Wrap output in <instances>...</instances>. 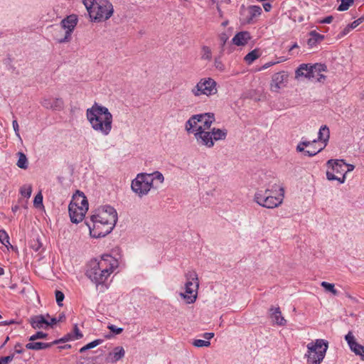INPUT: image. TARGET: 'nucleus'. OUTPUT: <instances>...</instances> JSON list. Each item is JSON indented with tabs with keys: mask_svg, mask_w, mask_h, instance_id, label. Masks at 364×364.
<instances>
[{
	"mask_svg": "<svg viewBox=\"0 0 364 364\" xmlns=\"http://www.w3.org/2000/svg\"><path fill=\"white\" fill-rule=\"evenodd\" d=\"M215 120V115L211 112L194 114L186 122L185 129L189 134H194L199 145L210 149L214 146L215 141L225 140L228 135L226 129H210Z\"/></svg>",
	"mask_w": 364,
	"mask_h": 364,
	"instance_id": "f257e3e1",
	"label": "nucleus"
},
{
	"mask_svg": "<svg viewBox=\"0 0 364 364\" xmlns=\"http://www.w3.org/2000/svg\"><path fill=\"white\" fill-rule=\"evenodd\" d=\"M117 213L110 205L98 208L87 223L90 235L93 237H105L112 232L117 221Z\"/></svg>",
	"mask_w": 364,
	"mask_h": 364,
	"instance_id": "f03ea898",
	"label": "nucleus"
},
{
	"mask_svg": "<svg viewBox=\"0 0 364 364\" xmlns=\"http://www.w3.org/2000/svg\"><path fill=\"white\" fill-rule=\"evenodd\" d=\"M86 117L92 129L103 136H108L112 129L113 116L108 108L95 102L87 109Z\"/></svg>",
	"mask_w": 364,
	"mask_h": 364,
	"instance_id": "7ed1b4c3",
	"label": "nucleus"
},
{
	"mask_svg": "<svg viewBox=\"0 0 364 364\" xmlns=\"http://www.w3.org/2000/svg\"><path fill=\"white\" fill-rule=\"evenodd\" d=\"M118 267V261L113 257L106 255L100 259H92L86 271L87 277L95 284L105 282L110 274Z\"/></svg>",
	"mask_w": 364,
	"mask_h": 364,
	"instance_id": "20e7f679",
	"label": "nucleus"
},
{
	"mask_svg": "<svg viewBox=\"0 0 364 364\" xmlns=\"http://www.w3.org/2000/svg\"><path fill=\"white\" fill-rule=\"evenodd\" d=\"M284 198V189L276 183L267 187L264 191L259 190L254 196V201L259 205L267 208L279 207Z\"/></svg>",
	"mask_w": 364,
	"mask_h": 364,
	"instance_id": "39448f33",
	"label": "nucleus"
},
{
	"mask_svg": "<svg viewBox=\"0 0 364 364\" xmlns=\"http://www.w3.org/2000/svg\"><path fill=\"white\" fill-rule=\"evenodd\" d=\"M91 21L102 22L108 20L114 13V8L109 0H83Z\"/></svg>",
	"mask_w": 364,
	"mask_h": 364,
	"instance_id": "423d86ee",
	"label": "nucleus"
},
{
	"mask_svg": "<svg viewBox=\"0 0 364 364\" xmlns=\"http://www.w3.org/2000/svg\"><path fill=\"white\" fill-rule=\"evenodd\" d=\"M328 348V342L324 339H316L306 345L304 355L307 364H321Z\"/></svg>",
	"mask_w": 364,
	"mask_h": 364,
	"instance_id": "0eeeda50",
	"label": "nucleus"
},
{
	"mask_svg": "<svg viewBox=\"0 0 364 364\" xmlns=\"http://www.w3.org/2000/svg\"><path fill=\"white\" fill-rule=\"evenodd\" d=\"M87 210L88 202L85 195L82 193L74 196L68 207L70 220L73 223L81 222Z\"/></svg>",
	"mask_w": 364,
	"mask_h": 364,
	"instance_id": "6e6552de",
	"label": "nucleus"
},
{
	"mask_svg": "<svg viewBox=\"0 0 364 364\" xmlns=\"http://www.w3.org/2000/svg\"><path fill=\"white\" fill-rule=\"evenodd\" d=\"M186 282L185 284V292L180 293V296L183 298L186 304H193L198 296V290L199 288V281L198 274L195 271H188L186 275Z\"/></svg>",
	"mask_w": 364,
	"mask_h": 364,
	"instance_id": "1a4fd4ad",
	"label": "nucleus"
},
{
	"mask_svg": "<svg viewBox=\"0 0 364 364\" xmlns=\"http://www.w3.org/2000/svg\"><path fill=\"white\" fill-rule=\"evenodd\" d=\"M154 178L149 173H141L132 181V190L139 197L148 194L153 187Z\"/></svg>",
	"mask_w": 364,
	"mask_h": 364,
	"instance_id": "9d476101",
	"label": "nucleus"
},
{
	"mask_svg": "<svg viewBox=\"0 0 364 364\" xmlns=\"http://www.w3.org/2000/svg\"><path fill=\"white\" fill-rule=\"evenodd\" d=\"M191 92L195 97L214 95L218 92L217 82L211 77L202 78L191 89Z\"/></svg>",
	"mask_w": 364,
	"mask_h": 364,
	"instance_id": "9b49d317",
	"label": "nucleus"
},
{
	"mask_svg": "<svg viewBox=\"0 0 364 364\" xmlns=\"http://www.w3.org/2000/svg\"><path fill=\"white\" fill-rule=\"evenodd\" d=\"M331 170L326 171V177L329 181L337 180L340 183H343L346 180V163L343 160L330 159L327 162Z\"/></svg>",
	"mask_w": 364,
	"mask_h": 364,
	"instance_id": "f8f14e48",
	"label": "nucleus"
},
{
	"mask_svg": "<svg viewBox=\"0 0 364 364\" xmlns=\"http://www.w3.org/2000/svg\"><path fill=\"white\" fill-rule=\"evenodd\" d=\"M326 70V66L323 64H315L309 66L307 64H301L296 70V77L304 76L306 78L311 79L315 77L319 72H323Z\"/></svg>",
	"mask_w": 364,
	"mask_h": 364,
	"instance_id": "ddd939ff",
	"label": "nucleus"
},
{
	"mask_svg": "<svg viewBox=\"0 0 364 364\" xmlns=\"http://www.w3.org/2000/svg\"><path fill=\"white\" fill-rule=\"evenodd\" d=\"M77 23V17L75 14L70 15L65 18L63 19L60 22L61 27L65 30V36L63 38L58 39V42L60 43H66L70 41L71 34Z\"/></svg>",
	"mask_w": 364,
	"mask_h": 364,
	"instance_id": "4468645a",
	"label": "nucleus"
},
{
	"mask_svg": "<svg viewBox=\"0 0 364 364\" xmlns=\"http://www.w3.org/2000/svg\"><path fill=\"white\" fill-rule=\"evenodd\" d=\"M262 14V9L259 6H249L245 7L242 6L240 9L241 21L243 23H252L254 19L259 16Z\"/></svg>",
	"mask_w": 364,
	"mask_h": 364,
	"instance_id": "2eb2a0df",
	"label": "nucleus"
},
{
	"mask_svg": "<svg viewBox=\"0 0 364 364\" xmlns=\"http://www.w3.org/2000/svg\"><path fill=\"white\" fill-rule=\"evenodd\" d=\"M345 340L347 342L350 350L353 352L356 355L360 356V359L364 361V346H362L357 342V339L352 331H349L345 336Z\"/></svg>",
	"mask_w": 364,
	"mask_h": 364,
	"instance_id": "dca6fc26",
	"label": "nucleus"
},
{
	"mask_svg": "<svg viewBox=\"0 0 364 364\" xmlns=\"http://www.w3.org/2000/svg\"><path fill=\"white\" fill-rule=\"evenodd\" d=\"M288 75L284 71L274 74L270 82V90L274 92H279V90L285 86L284 82L287 80Z\"/></svg>",
	"mask_w": 364,
	"mask_h": 364,
	"instance_id": "f3484780",
	"label": "nucleus"
},
{
	"mask_svg": "<svg viewBox=\"0 0 364 364\" xmlns=\"http://www.w3.org/2000/svg\"><path fill=\"white\" fill-rule=\"evenodd\" d=\"M41 104L46 109L52 110H62L64 107V102L61 98H43Z\"/></svg>",
	"mask_w": 364,
	"mask_h": 364,
	"instance_id": "a211bd4d",
	"label": "nucleus"
},
{
	"mask_svg": "<svg viewBox=\"0 0 364 364\" xmlns=\"http://www.w3.org/2000/svg\"><path fill=\"white\" fill-rule=\"evenodd\" d=\"M270 318L273 323L279 326H284L287 323L279 307L270 309Z\"/></svg>",
	"mask_w": 364,
	"mask_h": 364,
	"instance_id": "6ab92c4d",
	"label": "nucleus"
},
{
	"mask_svg": "<svg viewBox=\"0 0 364 364\" xmlns=\"http://www.w3.org/2000/svg\"><path fill=\"white\" fill-rule=\"evenodd\" d=\"M250 34L247 31H241L237 33L232 39V42L233 44L241 46H245L247 43L248 41L250 39Z\"/></svg>",
	"mask_w": 364,
	"mask_h": 364,
	"instance_id": "aec40b11",
	"label": "nucleus"
},
{
	"mask_svg": "<svg viewBox=\"0 0 364 364\" xmlns=\"http://www.w3.org/2000/svg\"><path fill=\"white\" fill-rule=\"evenodd\" d=\"M29 322L31 326L36 328H43L44 326H46V324H48V320L43 315H36L31 317L29 319Z\"/></svg>",
	"mask_w": 364,
	"mask_h": 364,
	"instance_id": "412c9836",
	"label": "nucleus"
},
{
	"mask_svg": "<svg viewBox=\"0 0 364 364\" xmlns=\"http://www.w3.org/2000/svg\"><path fill=\"white\" fill-rule=\"evenodd\" d=\"M125 354L124 349L122 346H117L109 353L107 360L112 363H116L117 361L122 359Z\"/></svg>",
	"mask_w": 364,
	"mask_h": 364,
	"instance_id": "4be33fe9",
	"label": "nucleus"
},
{
	"mask_svg": "<svg viewBox=\"0 0 364 364\" xmlns=\"http://www.w3.org/2000/svg\"><path fill=\"white\" fill-rule=\"evenodd\" d=\"M58 341H55L53 343H43V342H31L26 345V348L29 350H39L50 348L53 344L58 343Z\"/></svg>",
	"mask_w": 364,
	"mask_h": 364,
	"instance_id": "5701e85b",
	"label": "nucleus"
},
{
	"mask_svg": "<svg viewBox=\"0 0 364 364\" xmlns=\"http://www.w3.org/2000/svg\"><path fill=\"white\" fill-rule=\"evenodd\" d=\"M330 132L329 129L326 125L322 126L318 132V136L317 141H323L327 142L329 139Z\"/></svg>",
	"mask_w": 364,
	"mask_h": 364,
	"instance_id": "b1692460",
	"label": "nucleus"
},
{
	"mask_svg": "<svg viewBox=\"0 0 364 364\" xmlns=\"http://www.w3.org/2000/svg\"><path fill=\"white\" fill-rule=\"evenodd\" d=\"M323 147L319 148L317 151H310V150H305L304 147L302 146L301 142L297 145L296 146V151L298 152H303L305 156H314L316 155L318 153L321 151L323 150Z\"/></svg>",
	"mask_w": 364,
	"mask_h": 364,
	"instance_id": "393cba45",
	"label": "nucleus"
},
{
	"mask_svg": "<svg viewBox=\"0 0 364 364\" xmlns=\"http://www.w3.org/2000/svg\"><path fill=\"white\" fill-rule=\"evenodd\" d=\"M201 59L203 60L210 61L212 60V50L210 47L203 46L201 48Z\"/></svg>",
	"mask_w": 364,
	"mask_h": 364,
	"instance_id": "a878e982",
	"label": "nucleus"
},
{
	"mask_svg": "<svg viewBox=\"0 0 364 364\" xmlns=\"http://www.w3.org/2000/svg\"><path fill=\"white\" fill-rule=\"evenodd\" d=\"M18 159L16 163V165L18 166V167L22 169H26L28 168V159L26 158V156L22 152H18Z\"/></svg>",
	"mask_w": 364,
	"mask_h": 364,
	"instance_id": "bb28decb",
	"label": "nucleus"
},
{
	"mask_svg": "<svg viewBox=\"0 0 364 364\" xmlns=\"http://www.w3.org/2000/svg\"><path fill=\"white\" fill-rule=\"evenodd\" d=\"M259 55L260 54L259 50L255 49L245 55V60L248 64H251L253 61L259 57Z\"/></svg>",
	"mask_w": 364,
	"mask_h": 364,
	"instance_id": "cd10ccee",
	"label": "nucleus"
},
{
	"mask_svg": "<svg viewBox=\"0 0 364 364\" xmlns=\"http://www.w3.org/2000/svg\"><path fill=\"white\" fill-rule=\"evenodd\" d=\"M354 0H341V4L338 7V11H347L353 4Z\"/></svg>",
	"mask_w": 364,
	"mask_h": 364,
	"instance_id": "c85d7f7f",
	"label": "nucleus"
},
{
	"mask_svg": "<svg viewBox=\"0 0 364 364\" xmlns=\"http://www.w3.org/2000/svg\"><path fill=\"white\" fill-rule=\"evenodd\" d=\"M21 194L25 198H30L32 193V186L31 184H26L21 188Z\"/></svg>",
	"mask_w": 364,
	"mask_h": 364,
	"instance_id": "c756f323",
	"label": "nucleus"
},
{
	"mask_svg": "<svg viewBox=\"0 0 364 364\" xmlns=\"http://www.w3.org/2000/svg\"><path fill=\"white\" fill-rule=\"evenodd\" d=\"M0 242L6 247L11 245L9 235L4 230H0Z\"/></svg>",
	"mask_w": 364,
	"mask_h": 364,
	"instance_id": "7c9ffc66",
	"label": "nucleus"
},
{
	"mask_svg": "<svg viewBox=\"0 0 364 364\" xmlns=\"http://www.w3.org/2000/svg\"><path fill=\"white\" fill-rule=\"evenodd\" d=\"M321 287H323L326 291L332 293L333 295L338 294V291L335 289L334 284L326 282H322L321 284Z\"/></svg>",
	"mask_w": 364,
	"mask_h": 364,
	"instance_id": "2f4dec72",
	"label": "nucleus"
},
{
	"mask_svg": "<svg viewBox=\"0 0 364 364\" xmlns=\"http://www.w3.org/2000/svg\"><path fill=\"white\" fill-rule=\"evenodd\" d=\"M214 67L220 72H223L225 70V66L221 60L220 55L215 58Z\"/></svg>",
	"mask_w": 364,
	"mask_h": 364,
	"instance_id": "473e14b6",
	"label": "nucleus"
},
{
	"mask_svg": "<svg viewBox=\"0 0 364 364\" xmlns=\"http://www.w3.org/2000/svg\"><path fill=\"white\" fill-rule=\"evenodd\" d=\"M193 345L198 348L208 347L210 345V342L209 341L196 339L193 342Z\"/></svg>",
	"mask_w": 364,
	"mask_h": 364,
	"instance_id": "72a5a7b5",
	"label": "nucleus"
},
{
	"mask_svg": "<svg viewBox=\"0 0 364 364\" xmlns=\"http://www.w3.org/2000/svg\"><path fill=\"white\" fill-rule=\"evenodd\" d=\"M150 175V177L151 178H154V180H157L159 181L160 183H164V177L163 174L159 171H155L152 173H149Z\"/></svg>",
	"mask_w": 364,
	"mask_h": 364,
	"instance_id": "f704fd0d",
	"label": "nucleus"
},
{
	"mask_svg": "<svg viewBox=\"0 0 364 364\" xmlns=\"http://www.w3.org/2000/svg\"><path fill=\"white\" fill-rule=\"evenodd\" d=\"M228 40V36L226 33H223L220 35L219 41H220V46H221V51H220L221 55L223 54V52L224 50L223 49L224 46L225 45Z\"/></svg>",
	"mask_w": 364,
	"mask_h": 364,
	"instance_id": "c9c22d12",
	"label": "nucleus"
},
{
	"mask_svg": "<svg viewBox=\"0 0 364 364\" xmlns=\"http://www.w3.org/2000/svg\"><path fill=\"white\" fill-rule=\"evenodd\" d=\"M47 336V334L42 332V331H38L36 333L33 334V336H31L30 338H29V341H34L37 339H41V338H46Z\"/></svg>",
	"mask_w": 364,
	"mask_h": 364,
	"instance_id": "e433bc0d",
	"label": "nucleus"
},
{
	"mask_svg": "<svg viewBox=\"0 0 364 364\" xmlns=\"http://www.w3.org/2000/svg\"><path fill=\"white\" fill-rule=\"evenodd\" d=\"M64 297V294L62 291L58 290L55 291V299L58 306H63L62 301H63Z\"/></svg>",
	"mask_w": 364,
	"mask_h": 364,
	"instance_id": "4c0bfd02",
	"label": "nucleus"
},
{
	"mask_svg": "<svg viewBox=\"0 0 364 364\" xmlns=\"http://www.w3.org/2000/svg\"><path fill=\"white\" fill-rule=\"evenodd\" d=\"M33 204L36 207H38L43 204V196L41 192L35 196Z\"/></svg>",
	"mask_w": 364,
	"mask_h": 364,
	"instance_id": "58836bf2",
	"label": "nucleus"
},
{
	"mask_svg": "<svg viewBox=\"0 0 364 364\" xmlns=\"http://www.w3.org/2000/svg\"><path fill=\"white\" fill-rule=\"evenodd\" d=\"M364 21V15L359 18L353 21L350 24H348L352 29L355 28L358 25Z\"/></svg>",
	"mask_w": 364,
	"mask_h": 364,
	"instance_id": "ea45409f",
	"label": "nucleus"
},
{
	"mask_svg": "<svg viewBox=\"0 0 364 364\" xmlns=\"http://www.w3.org/2000/svg\"><path fill=\"white\" fill-rule=\"evenodd\" d=\"M310 35L312 38H314L315 41H321L324 39V36L321 35V34L316 33V31H311L310 33Z\"/></svg>",
	"mask_w": 364,
	"mask_h": 364,
	"instance_id": "a19ab883",
	"label": "nucleus"
},
{
	"mask_svg": "<svg viewBox=\"0 0 364 364\" xmlns=\"http://www.w3.org/2000/svg\"><path fill=\"white\" fill-rule=\"evenodd\" d=\"M14 358V355L2 357L0 358V364H8L9 362L13 360Z\"/></svg>",
	"mask_w": 364,
	"mask_h": 364,
	"instance_id": "79ce46f5",
	"label": "nucleus"
},
{
	"mask_svg": "<svg viewBox=\"0 0 364 364\" xmlns=\"http://www.w3.org/2000/svg\"><path fill=\"white\" fill-rule=\"evenodd\" d=\"M352 30V28H350V26L349 25L346 26L343 30L339 33L338 35V38H341L343 37H344L345 36H346L350 31Z\"/></svg>",
	"mask_w": 364,
	"mask_h": 364,
	"instance_id": "37998d69",
	"label": "nucleus"
},
{
	"mask_svg": "<svg viewBox=\"0 0 364 364\" xmlns=\"http://www.w3.org/2000/svg\"><path fill=\"white\" fill-rule=\"evenodd\" d=\"M108 328L112 332L114 333L115 334H119L123 331L122 328H118L114 325L109 326Z\"/></svg>",
	"mask_w": 364,
	"mask_h": 364,
	"instance_id": "c03bdc74",
	"label": "nucleus"
},
{
	"mask_svg": "<svg viewBox=\"0 0 364 364\" xmlns=\"http://www.w3.org/2000/svg\"><path fill=\"white\" fill-rule=\"evenodd\" d=\"M12 125H13V128H14V130L15 132L16 136H18L21 139V136L19 134V127H18V124L17 121L14 120L12 122Z\"/></svg>",
	"mask_w": 364,
	"mask_h": 364,
	"instance_id": "a18cd8bd",
	"label": "nucleus"
},
{
	"mask_svg": "<svg viewBox=\"0 0 364 364\" xmlns=\"http://www.w3.org/2000/svg\"><path fill=\"white\" fill-rule=\"evenodd\" d=\"M102 340H100V339H97V340H95L90 343H89L88 344H87V347H88L90 349L92 348H95L97 346H98L99 344H100L102 343Z\"/></svg>",
	"mask_w": 364,
	"mask_h": 364,
	"instance_id": "49530a36",
	"label": "nucleus"
},
{
	"mask_svg": "<svg viewBox=\"0 0 364 364\" xmlns=\"http://www.w3.org/2000/svg\"><path fill=\"white\" fill-rule=\"evenodd\" d=\"M74 333H75V339H79L82 337V334L80 333L77 324H75L74 326Z\"/></svg>",
	"mask_w": 364,
	"mask_h": 364,
	"instance_id": "de8ad7c7",
	"label": "nucleus"
},
{
	"mask_svg": "<svg viewBox=\"0 0 364 364\" xmlns=\"http://www.w3.org/2000/svg\"><path fill=\"white\" fill-rule=\"evenodd\" d=\"M284 60H285V59H282L281 60L277 61V62H269V63H265L262 66V69H263V70L267 69L268 68H269V67H271V66H272V65H275V64H277V63H278L279 62H283Z\"/></svg>",
	"mask_w": 364,
	"mask_h": 364,
	"instance_id": "09e8293b",
	"label": "nucleus"
},
{
	"mask_svg": "<svg viewBox=\"0 0 364 364\" xmlns=\"http://www.w3.org/2000/svg\"><path fill=\"white\" fill-rule=\"evenodd\" d=\"M333 19V17L332 16H328L323 19L319 21V23H331Z\"/></svg>",
	"mask_w": 364,
	"mask_h": 364,
	"instance_id": "8fccbe9b",
	"label": "nucleus"
},
{
	"mask_svg": "<svg viewBox=\"0 0 364 364\" xmlns=\"http://www.w3.org/2000/svg\"><path fill=\"white\" fill-rule=\"evenodd\" d=\"M321 73V72H319L318 74L316 75V77L313 78L316 79L318 82H323L326 80V76Z\"/></svg>",
	"mask_w": 364,
	"mask_h": 364,
	"instance_id": "3c124183",
	"label": "nucleus"
},
{
	"mask_svg": "<svg viewBox=\"0 0 364 364\" xmlns=\"http://www.w3.org/2000/svg\"><path fill=\"white\" fill-rule=\"evenodd\" d=\"M14 348H15V353H16L21 354L23 352V350L22 348V346L21 343H16L15 345Z\"/></svg>",
	"mask_w": 364,
	"mask_h": 364,
	"instance_id": "603ef678",
	"label": "nucleus"
},
{
	"mask_svg": "<svg viewBox=\"0 0 364 364\" xmlns=\"http://www.w3.org/2000/svg\"><path fill=\"white\" fill-rule=\"evenodd\" d=\"M317 141L316 139H314L312 141H301V144H302V146L304 147H307L309 146H310L311 144H314V143H316Z\"/></svg>",
	"mask_w": 364,
	"mask_h": 364,
	"instance_id": "864d4df0",
	"label": "nucleus"
},
{
	"mask_svg": "<svg viewBox=\"0 0 364 364\" xmlns=\"http://www.w3.org/2000/svg\"><path fill=\"white\" fill-rule=\"evenodd\" d=\"M203 338H205L207 341H209L210 338H212L214 336L213 333H205L203 335Z\"/></svg>",
	"mask_w": 364,
	"mask_h": 364,
	"instance_id": "5fc2aeb1",
	"label": "nucleus"
},
{
	"mask_svg": "<svg viewBox=\"0 0 364 364\" xmlns=\"http://www.w3.org/2000/svg\"><path fill=\"white\" fill-rule=\"evenodd\" d=\"M58 323V320L56 318H50V321H48V324H46V327L47 326H53V325L56 324Z\"/></svg>",
	"mask_w": 364,
	"mask_h": 364,
	"instance_id": "6e6d98bb",
	"label": "nucleus"
},
{
	"mask_svg": "<svg viewBox=\"0 0 364 364\" xmlns=\"http://www.w3.org/2000/svg\"><path fill=\"white\" fill-rule=\"evenodd\" d=\"M263 7L265 11H269L272 9V5L269 3H264Z\"/></svg>",
	"mask_w": 364,
	"mask_h": 364,
	"instance_id": "4d7b16f0",
	"label": "nucleus"
},
{
	"mask_svg": "<svg viewBox=\"0 0 364 364\" xmlns=\"http://www.w3.org/2000/svg\"><path fill=\"white\" fill-rule=\"evenodd\" d=\"M353 169H354V166L353 165L346 164V173L348 172L352 171Z\"/></svg>",
	"mask_w": 364,
	"mask_h": 364,
	"instance_id": "13d9d810",
	"label": "nucleus"
},
{
	"mask_svg": "<svg viewBox=\"0 0 364 364\" xmlns=\"http://www.w3.org/2000/svg\"><path fill=\"white\" fill-rule=\"evenodd\" d=\"M316 42H317V41H314V38L311 37V38H309V41H308V44H309V45H310V46H312V45H314V43H316Z\"/></svg>",
	"mask_w": 364,
	"mask_h": 364,
	"instance_id": "bf43d9fd",
	"label": "nucleus"
},
{
	"mask_svg": "<svg viewBox=\"0 0 364 364\" xmlns=\"http://www.w3.org/2000/svg\"><path fill=\"white\" fill-rule=\"evenodd\" d=\"M14 321L13 320L11 321H4V322H2V323H0V325H9V324H11V323H14Z\"/></svg>",
	"mask_w": 364,
	"mask_h": 364,
	"instance_id": "052dcab7",
	"label": "nucleus"
},
{
	"mask_svg": "<svg viewBox=\"0 0 364 364\" xmlns=\"http://www.w3.org/2000/svg\"><path fill=\"white\" fill-rule=\"evenodd\" d=\"M88 349H90V348L88 347H87V345H85V346H83L82 348H80V352L82 353Z\"/></svg>",
	"mask_w": 364,
	"mask_h": 364,
	"instance_id": "680f3d73",
	"label": "nucleus"
},
{
	"mask_svg": "<svg viewBox=\"0 0 364 364\" xmlns=\"http://www.w3.org/2000/svg\"><path fill=\"white\" fill-rule=\"evenodd\" d=\"M65 315H63V314L60 315V316H59L58 319H57V320H58V322H59V321H62L63 319H65Z\"/></svg>",
	"mask_w": 364,
	"mask_h": 364,
	"instance_id": "e2e57ef3",
	"label": "nucleus"
},
{
	"mask_svg": "<svg viewBox=\"0 0 364 364\" xmlns=\"http://www.w3.org/2000/svg\"><path fill=\"white\" fill-rule=\"evenodd\" d=\"M346 296H347L348 298H349L350 299H351V300H353V301H356L354 297H353L352 296H350V294H346Z\"/></svg>",
	"mask_w": 364,
	"mask_h": 364,
	"instance_id": "0e129e2a",
	"label": "nucleus"
},
{
	"mask_svg": "<svg viewBox=\"0 0 364 364\" xmlns=\"http://www.w3.org/2000/svg\"><path fill=\"white\" fill-rule=\"evenodd\" d=\"M298 48V45L296 43H294L290 48L289 51L292 50L293 49Z\"/></svg>",
	"mask_w": 364,
	"mask_h": 364,
	"instance_id": "69168bd1",
	"label": "nucleus"
},
{
	"mask_svg": "<svg viewBox=\"0 0 364 364\" xmlns=\"http://www.w3.org/2000/svg\"><path fill=\"white\" fill-rule=\"evenodd\" d=\"M18 207L17 205H16V206H14V207H13V208H12V210H13L14 212H16V211L18 210Z\"/></svg>",
	"mask_w": 364,
	"mask_h": 364,
	"instance_id": "338daca9",
	"label": "nucleus"
},
{
	"mask_svg": "<svg viewBox=\"0 0 364 364\" xmlns=\"http://www.w3.org/2000/svg\"><path fill=\"white\" fill-rule=\"evenodd\" d=\"M4 274V269L0 267V275H3Z\"/></svg>",
	"mask_w": 364,
	"mask_h": 364,
	"instance_id": "774afa93",
	"label": "nucleus"
}]
</instances>
